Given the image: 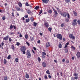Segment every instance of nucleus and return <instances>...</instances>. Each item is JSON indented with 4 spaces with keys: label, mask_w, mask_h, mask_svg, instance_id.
<instances>
[{
    "label": "nucleus",
    "mask_w": 80,
    "mask_h": 80,
    "mask_svg": "<svg viewBox=\"0 0 80 80\" xmlns=\"http://www.w3.org/2000/svg\"><path fill=\"white\" fill-rule=\"evenodd\" d=\"M66 63H69V60L67 59L66 61Z\"/></svg>",
    "instance_id": "a19ab883"
},
{
    "label": "nucleus",
    "mask_w": 80,
    "mask_h": 80,
    "mask_svg": "<svg viewBox=\"0 0 80 80\" xmlns=\"http://www.w3.org/2000/svg\"><path fill=\"white\" fill-rule=\"evenodd\" d=\"M77 58H79L80 57V52H78L76 54Z\"/></svg>",
    "instance_id": "4468645a"
},
{
    "label": "nucleus",
    "mask_w": 80,
    "mask_h": 80,
    "mask_svg": "<svg viewBox=\"0 0 80 80\" xmlns=\"http://www.w3.org/2000/svg\"><path fill=\"white\" fill-rule=\"evenodd\" d=\"M56 9L57 10H58V12H59L60 11V9H59V8H56Z\"/></svg>",
    "instance_id": "49530a36"
},
{
    "label": "nucleus",
    "mask_w": 80,
    "mask_h": 80,
    "mask_svg": "<svg viewBox=\"0 0 80 80\" xmlns=\"http://www.w3.org/2000/svg\"><path fill=\"white\" fill-rule=\"evenodd\" d=\"M47 55V54L46 53L44 52H42V55Z\"/></svg>",
    "instance_id": "72a5a7b5"
},
{
    "label": "nucleus",
    "mask_w": 80,
    "mask_h": 80,
    "mask_svg": "<svg viewBox=\"0 0 80 80\" xmlns=\"http://www.w3.org/2000/svg\"><path fill=\"white\" fill-rule=\"evenodd\" d=\"M26 47L25 46H22L21 48H20V50L21 52H22V54H23L24 55H25L26 53V52H25V51H26Z\"/></svg>",
    "instance_id": "f257e3e1"
},
{
    "label": "nucleus",
    "mask_w": 80,
    "mask_h": 80,
    "mask_svg": "<svg viewBox=\"0 0 80 80\" xmlns=\"http://www.w3.org/2000/svg\"><path fill=\"white\" fill-rule=\"evenodd\" d=\"M12 38H9V42H12Z\"/></svg>",
    "instance_id": "09e8293b"
},
{
    "label": "nucleus",
    "mask_w": 80,
    "mask_h": 80,
    "mask_svg": "<svg viewBox=\"0 0 80 80\" xmlns=\"http://www.w3.org/2000/svg\"><path fill=\"white\" fill-rule=\"evenodd\" d=\"M3 78L4 80H8V77L7 76H4Z\"/></svg>",
    "instance_id": "aec40b11"
},
{
    "label": "nucleus",
    "mask_w": 80,
    "mask_h": 80,
    "mask_svg": "<svg viewBox=\"0 0 80 80\" xmlns=\"http://www.w3.org/2000/svg\"><path fill=\"white\" fill-rule=\"evenodd\" d=\"M57 14H55L54 15H53V17L54 18H55L56 17H57Z\"/></svg>",
    "instance_id": "bf43d9fd"
},
{
    "label": "nucleus",
    "mask_w": 80,
    "mask_h": 80,
    "mask_svg": "<svg viewBox=\"0 0 80 80\" xmlns=\"http://www.w3.org/2000/svg\"><path fill=\"white\" fill-rule=\"evenodd\" d=\"M22 37L23 36L22 35V34H21V33H20L19 34V37L22 38Z\"/></svg>",
    "instance_id": "603ef678"
},
{
    "label": "nucleus",
    "mask_w": 80,
    "mask_h": 80,
    "mask_svg": "<svg viewBox=\"0 0 80 80\" xmlns=\"http://www.w3.org/2000/svg\"><path fill=\"white\" fill-rule=\"evenodd\" d=\"M60 14L62 15V17H67V14L66 12H64L63 13L62 12L60 11Z\"/></svg>",
    "instance_id": "20e7f679"
},
{
    "label": "nucleus",
    "mask_w": 80,
    "mask_h": 80,
    "mask_svg": "<svg viewBox=\"0 0 80 80\" xmlns=\"http://www.w3.org/2000/svg\"><path fill=\"white\" fill-rule=\"evenodd\" d=\"M42 2L44 3H46V4L48 3V2H49V0H42Z\"/></svg>",
    "instance_id": "1a4fd4ad"
},
{
    "label": "nucleus",
    "mask_w": 80,
    "mask_h": 80,
    "mask_svg": "<svg viewBox=\"0 0 80 80\" xmlns=\"http://www.w3.org/2000/svg\"><path fill=\"white\" fill-rule=\"evenodd\" d=\"M16 45H17V46H19V45H20V43L17 42Z\"/></svg>",
    "instance_id": "864d4df0"
},
{
    "label": "nucleus",
    "mask_w": 80,
    "mask_h": 80,
    "mask_svg": "<svg viewBox=\"0 0 80 80\" xmlns=\"http://www.w3.org/2000/svg\"><path fill=\"white\" fill-rule=\"evenodd\" d=\"M25 37L26 39H27L28 38V34H26L25 35Z\"/></svg>",
    "instance_id": "5701e85b"
},
{
    "label": "nucleus",
    "mask_w": 80,
    "mask_h": 80,
    "mask_svg": "<svg viewBox=\"0 0 80 80\" xmlns=\"http://www.w3.org/2000/svg\"><path fill=\"white\" fill-rule=\"evenodd\" d=\"M54 12V13L55 14V15H58V13L57 12V10L55 11Z\"/></svg>",
    "instance_id": "37998d69"
},
{
    "label": "nucleus",
    "mask_w": 80,
    "mask_h": 80,
    "mask_svg": "<svg viewBox=\"0 0 80 80\" xmlns=\"http://www.w3.org/2000/svg\"><path fill=\"white\" fill-rule=\"evenodd\" d=\"M33 48L34 50H35V51L37 50V48H35V47H34Z\"/></svg>",
    "instance_id": "680f3d73"
},
{
    "label": "nucleus",
    "mask_w": 80,
    "mask_h": 80,
    "mask_svg": "<svg viewBox=\"0 0 80 80\" xmlns=\"http://www.w3.org/2000/svg\"><path fill=\"white\" fill-rule=\"evenodd\" d=\"M77 19H74L73 20V22L72 23V25L73 26H75L77 23Z\"/></svg>",
    "instance_id": "39448f33"
},
{
    "label": "nucleus",
    "mask_w": 80,
    "mask_h": 80,
    "mask_svg": "<svg viewBox=\"0 0 80 80\" xmlns=\"http://www.w3.org/2000/svg\"><path fill=\"white\" fill-rule=\"evenodd\" d=\"M39 8H40V6H37L35 7L34 9V10H37L38 9H39Z\"/></svg>",
    "instance_id": "2eb2a0df"
},
{
    "label": "nucleus",
    "mask_w": 80,
    "mask_h": 80,
    "mask_svg": "<svg viewBox=\"0 0 80 80\" xmlns=\"http://www.w3.org/2000/svg\"><path fill=\"white\" fill-rule=\"evenodd\" d=\"M26 55H28L27 56V57L28 58H30V57H31V56L32 55V54H31V53H30V52L29 50L27 51V52H26Z\"/></svg>",
    "instance_id": "7ed1b4c3"
},
{
    "label": "nucleus",
    "mask_w": 80,
    "mask_h": 80,
    "mask_svg": "<svg viewBox=\"0 0 80 80\" xmlns=\"http://www.w3.org/2000/svg\"><path fill=\"white\" fill-rule=\"evenodd\" d=\"M11 55H9L8 57V59H10L11 58Z\"/></svg>",
    "instance_id": "c03bdc74"
},
{
    "label": "nucleus",
    "mask_w": 80,
    "mask_h": 80,
    "mask_svg": "<svg viewBox=\"0 0 80 80\" xmlns=\"http://www.w3.org/2000/svg\"><path fill=\"white\" fill-rule=\"evenodd\" d=\"M65 2L66 3H69V2H70V0H65Z\"/></svg>",
    "instance_id": "2f4dec72"
},
{
    "label": "nucleus",
    "mask_w": 80,
    "mask_h": 80,
    "mask_svg": "<svg viewBox=\"0 0 80 80\" xmlns=\"http://www.w3.org/2000/svg\"><path fill=\"white\" fill-rule=\"evenodd\" d=\"M38 62H40L41 61V59H40V57H38Z\"/></svg>",
    "instance_id": "a18cd8bd"
},
{
    "label": "nucleus",
    "mask_w": 80,
    "mask_h": 80,
    "mask_svg": "<svg viewBox=\"0 0 80 80\" xmlns=\"http://www.w3.org/2000/svg\"><path fill=\"white\" fill-rule=\"evenodd\" d=\"M42 65L43 67H47V64H46V63L43 62L42 63Z\"/></svg>",
    "instance_id": "ddd939ff"
},
{
    "label": "nucleus",
    "mask_w": 80,
    "mask_h": 80,
    "mask_svg": "<svg viewBox=\"0 0 80 80\" xmlns=\"http://www.w3.org/2000/svg\"><path fill=\"white\" fill-rule=\"evenodd\" d=\"M72 80H75L74 77H72L71 78Z\"/></svg>",
    "instance_id": "4d7b16f0"
},
{
    "label": "nucleus",
    "mask_w": 80,
    "mask_h": 80,
    "mask_svg": "<svg viewBox=\"0 0 80 80\" xmlns=\"http://www.w3.org/2000/svg\"><path fill=\"white\" fill-rule=\"evenodd\" d=\"M25 77L26 78H29V75L27 73H26Z\"/></svg>",
    "instance_id": "a211bd4d"
},
{
    "label": "nucleus",
    "mask_w": 80,
    "mask_h": 80,
    "mask_svg": "<svg viewBox=\"0 0 80 80\" xmlns=\"http://www.w3.org/2000/svg\"><path fill=\"white\" fill-rule=\"evenodd\" d=\"M48 12V13L51 14V13H52V10H49Z\"/></svg>",
    "instance_id": "393cba45"
},
{
    "label": "nucleus",
    "mask_w": 80,
    "mask_h": 80,
    "mask_svg": "<svg viewBox=\"0 0 80 80\" xmlns=\"http://www.w3.org/2000/svg\"><path fill=\"white\" fill-rule=\"evenodd\" d=\"M50 43L48 42H47L46 44V46L47 47H49L50 46Z\"/></svg>",
    "instance_id": "dca6fc26"
},
{
    "label": "nucleus",
    "mask_w": 80,
    "mask_h": 80,
    "mask_svg": "<svg viewBox=\"0 0 80 80\" xmlns=\"http://www.w3.org/2000/svg\"><path fill=\"white\" fill-rule=\"evenodd\" d=\"M69 37L70 38H71L72 39H75V37L73 35V34H70L69 35Z\"/></svg>",
    "instance_id": "423d86ee"
},
{
    "label": "nucleus",
    "mask_w": 80,
    "mask_h": 80,
    "mask_svg": "<svg viewBox=\"0 0 80 80\" xmlns=\"http://www.w3.org/2000/svg\"><path fill=\"white\" fill-rule=\"evenodd\" d=\"M9 34L10 35H12L14 34V33L13 32H9Z\"/></svg>",
    "instance_id": "de8ad7c7"
},
{
    "label": "nucleus",
    "mask_w": 80,
    "mask_h": 80,
    "mask_svg": "<svg viewBox=\"0 0 80 80\" xmlns=\"http://www.w3.org/2000/svg\"><path fill=\"white\" fill-rule=\"evenodd\" d=\"M48 78H52V76L50 75H48Z\"/></svg>",
    "instance_id": "0e129e2a"
},
{
    "label": "nucleus",
    "mask_w": 80,
    "mask_h": 80,
    "mask_svg": "<svg viewBox=\"0 0 80 80\" xmlns=\"http://www.w3.org/2000/svg\"><path fill=\"white\" fill-rule=\"evenodd\" d=\"M56 37L57 38L60 40H62V37H63V36L62 35H61V34H57L56 35Z\"/></svg>",
    "instance_id": "f03ea898"
},
{
    "label": "nucleus",
    "mask_w": 80,
    "mask_h": 80,
    "mask_svg": "<svg viewBox=\"0 0 80 80\" xmlns=\"http://www.w3.org/2000/svg\"><path fill=\"white\" fill-rule=\"evenodd\" d=\"M11 48L12 50H15V47H14V46L13 45H12L11 46Z\"/></svg>",
    "instance_id": "c9c22d12"
},
{
    "label": "nucleus",
    "mask_w": 80,
    "mask_h": 80,
    "mask_svg": "<svg viewBox=\"0 0 80 80\" xmlns=\"http://www.w3.org/2000/svg\"><path fill=\"white\" fill-rule=\"evenodd\" d=\"M25 5L26 6H27V7H30L31 8H32V6L31 5V4H28V2H26L25 3Z\"/></svg>",
    "instance_id": "6e6552de"
},
{
    "label": "nucleus",
    "mask_w": 80,
    "mask_h": 80,
    "mask_svg": "<svg viewBox=\"0 0 80 80\" xmlns=\"http://www.w3.org/2000/svg\"><path fill=\"white\" fill-rule=\"evenodd\" d=\"M42 12H43V10L42 9H41L39 13V15H41V14L42 13Z\"/></svg>",
    "instance_id": "c85d7f7f"
},
{
    "label": "nucleus",
    "mask_w": 80,
    "mask_h": 80,
    "mask_svg": "<svg viewBox=\"0 0 80 80\" xmlns=\"http://www.w3.org/2000/svg\"><path fill=\"white\" fill-rule=\"evenodd\" d=\"M15 61L16 62H18V58H16L15 59Z\"/></svg>",
    "instance_id": "79ce46f5"
},
{
    "label": "nucleus",
    "mask_w": 80,
    "mask_h": 80,
    "mask_svg": "<svg viewBox=\"0 0 80 80\" xmlns=\"http://www.w3.org/2000/svg\"><path fill=\"white\" fill-rule=\"evenodd\" d=\"M44 25L47 28H48L49 26V24L48 23V22H45Z\"/></svg>",
    "instance_id": "9b49d317"
},
{
    "label": "nucleus",
    "mask_w": 80,
    "mask_h": 80,
    "mask_svg": "<svg viewBox=\"0 0 80 80\" xmlns=\"http://www.w3.org/2000/svg\"><path fill=\"white\" fill-rule=\"evenodd\" d=\"M3 63L4 64H6L7 63V60L5 59H4V62Z\"/></svg>",
    "instance_id": "f704fd0d"
},
{
    "label": "nucleus",
    "mask_w": 80,
    "mask_h": 80,
    "mask_svg": "<svg viewBox=\"0 0 80 80\" xmlns=\"http://www.w3.org/2000/svg\"><path fill=\"white\" fill-rule=\"evenodd\" d=\"M77 22L78 23V24L80 26V20L79 19L78 20Z\"/></svg>",
    "instance_id": "58836bf2"
},
{
    "label": "nucleus",
    "mask_w": 80,
    "mask_h": 80,
    "mask_svg": "<svg viewBox=\"0 0 80 80\" xmlns=\"http://www.w3.org/2000/svg\"><path fill=\"white\" fill-rule=\"evenodd\" d=\"M26 22H30V19L29 18L27 19L26 20Z\"/></svg>",
    "instance_id": "c756f323"
},
{
    "label": "nucleus",
    "mask_w": 80,
    "mask_h": 80,
    "mask_svg": "<svg viewBox=\"0 0 80 80\" xmlns=\"http://www.w3.org/2000/svg\"><path fill=\"white\" fill-rule=\"evenodd\" d=\"M31 20V22H33V21H34V19H33V17H32L30 18Z\"/></svg>",
    "instance_id": "a878e982"
},
{
    "label": "nucleus",
    "mask_w": 80,
    "mask_h": 80,
    "mask_svg": "<svg viewBox=\"0 0 80 80\" xmlns=\"http://www.w3.org/2000/svg\"><path fill=\"white\" fill-rule=\"evenodd\" d=\"M32 52L33 53H34V54H35V53H35V51H34L32 49Z\"/></svg>",
    "instance_id": "052dcab7"
},
{
    "label": "nucleus",
    "mask_w": 80,
    "mask_h": 80,
    "mask_svg": "<svg viewBox=\"0 0 80 80\" xmlns=\"http://www.w3.org/2000/svg\"><path fill=\"white\" fill-rule=\"evenodd\" d=\"M46 73H47L49 75H50V72L49 71V70H48L46 71Z\"/></svg>",
    "instance_id": "e433bc0d"
},
{
    "label": "nucleus",
    "mask_w": 80,
    "mask_h": 80,
    "mask_svg": "<svg viewBox=\"0 0 80 80\" xmlns=\"http://www.w3.org/2000/svg\"><path fill=\"white\" fill-rule=\"evenodd\" d=\"M44 78H45V79H48V77H47V76L45 75L44 76Z\"/></svg>",
    "instance_id": "3c124183"
},
{
    "label": "nucleus",
    "mask_w": 80,
    "mask_h": 80,
    "mask_svg": "<svg viewBox=\"0 0 80 80\" xmlns=\"http://www.w3.org/2000/svg\"><path fill=\"white\" fill-rule=\"evenodd\" d=\"M12 16L14 17V13H13V12H12Z\"/></svg>",
    "instance_id": "774afa93"
},
{
    "label": "nucleus",
    "mask_w": 80,
    "mask_h": 80,
    "mask_svg": "<svg viewBox=\"0 0 80 80\" xmlns=\"http://www.w3.org/2000/svg\"><path fill=\"white\" fill-rule=\"evenodd\" d=\"M48 30L49 31H50L51 32H52V28H48Z\"/></svg>",
    "instance_id": "7c9ffc66"
},
{
    "label": "nucleus",
    "mask_w": 80,
    "mask_h": 80,
    "mask_svg": "<svg viewBox=\"0 0 80 80\" xmlns=\"http://www.w3.org/2000/svg\"><path fill=\"white\" fill-rule=\"evenodd\" d=\"M18 5L19 7H22V4L20 2H19L18 3Z\"/></svg>",
    "instance_id": "f3484780"
},
{
    "label": "nucleus",
    "mask_w": 80,
    "mask_h": 80,
    "mask_svg": "<svg viewBox=\"0 0 80 80\" xmlns=\"http://www.w3.org/2000/svg\"><path fill=\"white\" fill-rule=\"evenodd\" d=\"M73 12L74 13V15L75 16H77V13L75 11H73Z\"/></svg>",
    "instance_id": "412c9836"
},
{
    "label": "nucleus",
    "mask_w": 80,
    "mask_h": 80,
    "mask_svg": "<svg viewBox=\"0 0 80 80\" xmlns=\"http://www.w3.org/2000/svg\"><path fill=\"white\" fill-rule=\"evenodd\" d=\"M6 19V18H5V17L4 16L2 17V20H5Z\"/></svg>",
    "instance_id": "5fc2aeb1"
},
{
    "label": "nucleus",
    "mask_w": 80,
    "mask_h": 80,
    "mask_svg": "<svg viewBox=\"0 0 80 80\" xmlns=\"http://www.w3.org/2000/svg\"><path fill=\"white\" fill-rule=\"evenodd\" d=\"M13 27L14 28V29H15V30H16V27H15V26H13Z\"/></svg>",
    "instance_id": "338daca9"
},
{
    "label": "nucleus",
    "mask_w": 80,
    "mask_h": 80,
    "mask_svg": "<svg viewBox=\"0 0 80 80\" xmlns=\"http://www.w3.org/2000/svg\"><path fill=\"white\" fill-rule=\"evenodd\" d=\"M65 52L66 53H68V49L66 48L65 50Z\"/></svg>",
    "instance_id": "b1692460"
},
{
    "label": "nucleus",
    "mask_w": 80,
    "mask_h": 80,
    "mask_svg": "<svg viewBox=\"0 0 80 80\" xmlns=\"http://www.w3.org/2000/svg\"><path fill=\"white\" fill-rule=\"evenodd\" d=\"M67 15H68L67 18H70V15L69 14V13H67Z\"/></svg>",
    "instance_id": "8fccbe9b"
},
{
    "label": "nucleus",
    "mask_w": 80,
    "mask_h": 80,
    "mask_svg": "<svg viewBox=\"0 0 80 80\" xmlns=\"http://www.w3.org/2000/svg\"><path fill=\"white\" fill-rule=\"evenodd\" d=\"M26 43L28 46H30V44L29 43H28V42H26Z\"/></svg>",
    "instance_id": "13d9d810"
},
{
    "label": "nucleus",
    "mask_w": 80,
    "mask_h": 80,
    "mask_svg": "<svg viewBox=\"0 0 80 80\" xmlns=\"http://www.w3.org/2000/svg\"><path fill=\"white\" fill-rule=\"evenodd\" d=\"M15 8L16 9V10H17V11H20V8L19 7H18L17 6L15 7Z\"/></svg>",
    "instance_id": "f8f14e48"
},
{
    "label": "nucleus",
    "mask_w": 80,
    "mask_h": 80,
    "mask_svg": "<svg viewBox=\"0 0 80 80\" xmlns=\"http://www.w3.org/2000/svg\"><path fill=\"white\" fill-rule=\"evenodd\" d=\"M27 13L28 14H30V13H31V11H30V10H28V11H27Z\"/></svg>",
    "instance_id": "cd10ccee"
},
{
    "label": "nucleus",
    "mask_w": 80,
    "mask_h": 80,
    "mask_svg": "<svg viewBox=\"0 0 80 80\" xmlns=\"http://www.w3.org/2000/svg\"><path fill=\"white\" fill-rule=\"evenodd\" d=\"M38 24V23H36L35 22H34L33 24V25L34 27H37V25Z\"/></svg>",
    "instance_id": "6ab92c4d"
},
{
    "label": "nucleus",
    "mask_w": 80,
    "mask_h": 80,
    "mask_svg": "<svg viewBox=\"0 0 80 80\" xmlns=\"http://www.w3.org/2000/svg\"><path fill=\"white\" fill-rule=\"evenodd\" d=\"M13 28V25H12L10 26L9 29H12Z\"/></svg>",
    "instance_id": "473e14b6"
},
{
    "label": "nucleus",
    "mask_w": 80,
    "mask_h": 80,
    "mask_svg": "<svg viewBox=\"0 0 80 80\" xmlns=\"http://www.w3.org/2000/svg\"><path fill=\"white\" fill-rule=\"evenodd\" d=\"M28 15H25L24 16V17H25V18H28Z\"/></svg>",
    "instance_id": "6e6d98bb"
},
{
    "label": "nucleus",
    "mask_w": 80,
    "mask_h": 80,
    "mask_svg": "<svg viewBox=\"0 0 80 80\" xmlns=\"http://www.w3.org/2000/svg\"><path fill=\"white\" fill-rule=\"evenodd\" d=\"M1 44H2V47H3V45H4V43L2 42L1 43Z\"/></svg>",
    "instance_id": "69168bd1"
},
{
    "label": "nucleus",
    "mask_w": 80,
    "mask_h": 80,
    "mask_svg": "<svg viewBox=\"0 0 80 80\" xmlns=\"http://www.w3.org/2000/svg\"><path fill=\"white\" fill-rule=\"evenodd\" d=\"M59 48H61L62 47V45L61 43H59L58 45Z\"/></svg>",
    "instance_id": "4be33fe9"
},
{
    "label": "nucleus",
    "mask_w": 80,
    "mask_h": 80,
    "mask_svg": "<svg viewBox=\"0 0 80 80\" xmlns=\"http://www.w3.org/2000/svg\"><path fill=\"white\" fill-rule=\"evenodd\" d=\"M65 26V24H64V23H62L61 25V27H63Z\"/></svg>",
    "instance_id": "4c0bfd02"
},
{
    "label": "nucleus",
    "mask_w": 80,
    "mask_h": 80,
    "mask_svg": "<svg viewBox=\"0 0 80 80\" xmlns=\"http://www.w3.org/2000/svg\"><path fill=\"white\" fill-rule=\"evenodd\" d=\"M78 74L76 73H74L73 74V76H75V77H74V79H75L76 80H77L78 79Z\"/></svg>",
    "instance_id": "0eeeda50"
},
{
    "label": "nucleus",
    "mask_w": 80,
    "mask_h": 80,
    "mask_svg": "<svg viewBox=\"0 0 80 80\" xmlns=\"http://www.w3.org/2000/svg\"><path fill=\"white\" fill-rule=\"evenodd\" d=\"M65 20L66 22H69V19H68V18H66Z\"/></svg>",
    "instance_id": "ea45409f"
},
{
    "label": "nucleus",
    "mask_w": 80,
    "mask_h": 80,
    "mask_svg": "<svg viewBox=\"0 0 80 80\" xmlns=\"http://www.w3.org/2000/svg\"><path fill=\"white\" fill-rule=\"evenodd\" d=\"M8 38H9V36L8 35L7 36L4 37L3 39L4 40H8Z\"/></svg>",
    "instance_id": "9d476101"
},
{
    "label": "nucleus",
    "mask_w": 80,
    "mask_h": 80,
    "mask_svg": "<svg viewBox=\"0 0 80 80\" xmlns=\"http://www.w3.org/2000/svg\"><path fill=\"white\" fill-rule=\"evenodd\" d=\"M71 48L73 50H75V48L73 46L71 47Z\"/></svg>",
    "instance_id": "bb28decb"
},
{
    "label": "nucleus",
    "mask_w": 80,
    "mask_h": 80,
    "mask_svg": "<svg viewBox=\"0 0 80 80\" xmlns=\"http://www.w3.org/2000/svg\"><path fill=\"white\" fill-rule=\"evenodd\" d=\"M42 58H45V55H42Z\"/></svg>",
    "instance_id": "e2e57ef3"
}]
</instances>
